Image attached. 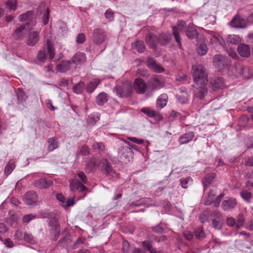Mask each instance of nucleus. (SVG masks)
<instances>
[{
	"mask_svg": "<svg viewBox=\"0 0 253 253\" xmlns=\"http://www.w3.org/2000/svg\"><path fill=\"white\" fill-rule=\"evenodd\" d=\"M100 81L98 79H95L93 81L90 82L86 87V91L89 93L93 92L100 84Z\"/></svg>",
	"mask_w": 253,
	"mask_h": 253,
	"instance_id": "c756f323",
	"label": "nucleus"
},
{
	"mask_svg": "<svg viewBox=\"0 0 253 253\" xmlns=\"http://www.w3.org/2000/svg\"><path fill=\"white\" fill-rule=\"evenodd\" d=\"M231 25L235 28H245L248 25L247 19L242 18L238 15H236L230 22Z\"/></svg>",
	"mask_w": 253,
	"mask_h": 253,
	"instance_id": "0eeeda50",
	"label": "nucleus"
},
{
	"mask_svg": "<svg viewBox=\"0 0 253 253\" xmlns=\"http://www.w3.org/2000/svg\"><path fill=\"white\" fill-rule=\"evenodd\" d=\"M195 236L198 239H203L205 237L204 233L202 228H198L195 231Z\"/></svg>",
	"mask_w": 253,
	"mask_h": 253,
	"instance_id": "603ef678",
	"label": "nucleus"
},
{
	"mask_svg": "<svg viewBox=\"0 0 253 253\" xmlns=\"http://www.w3.org/2000/svg\"><path fill=\"white\" fill-rule=\"evenodd\" d=\"M105 18L108 21H112L114 19V13L112 10L110 9H109L106 10V11L105 13Z\"/></svg>",
	"mask_w": 253,
	"mask_h": 253,
	"instance_id": "de8ad7c7",
	"label": "nucleus"
},
{
	"mask_svg": "<svg viewBox=\"0 0 253 253\" xmlns=\"http://www.w3.org/2000/svg\"><path fill=\"white\" fill-rule=\"evenodd\" d=\"M80 153L84 156L87 155L89 154L88 147L86 145L83 146L80 150Z\"/></svg>",
	"mask_w": 253,
	"mask_h": 253,
	"instance_id": "e2e57ef3",
	"label": "nucleus"
},
{
	"mask_svg": "<svg viewBox=\"0 0 253 253\" xmlns=\"http://www.w3.org/2000/svg\"><path fill=\"white\" fill-rule=\"evenodd\" d=\"M96 101L98 105L101 106L107 101V95L106 93H100L96 98Z\"/></svg>",
	"mask_w": 253,
	"mask_h": 253,
	"instance_id": "7c9ffc66",
	"label": "nucleus"
},
{
	"mask_svg": "<svg viewBox=\"0 0 253 253\" xmlns=\"http://www.w3.org/2000/svg\"><path fill=\"white\" fill-rule=\"evenodd\" d=\"M145 42L152 48H156L158 44V36L152 33H148L145 38Z\"/></svg>",
	"mask_w": 253,
	"mask_h": 253,
	"instance_id": "1a4fd4ad",
	"label": "nucleus"
},
{
	"mask_svg": "<svg viewBox=\"0 0 253 253\" xmlns=\"http://www.w3.org/2000/svg\"><path fill=\"white\" fill-rule=\"evenodd\" d=\"M91 40L95 45H99L103 44L108 40L106 31L102 28H94L92 33Z\"/></svg>",
	"mask_w": 253,
	"mask_h": 253,
	"instance_id": "7ed1b4c3",
	"label": "nucleus"
},
{
	"mask_svg": "<svg viewBox=\"0 0 253 253\" xmlns=\"http://www.w3.org/2000/svg\"><path fill=\"white\" fill-rule=\"evenodd\" d=\"M213 62L215 66L219 68L228 66L230 64V61L221 55H215L213 57Z\"/></svg>",
	"mask_w": 253,
	"mask_h": 253,
	"instance_id": "9b49d317",
	"label": "nucleus"
},
{
	"mask_svg": "<svg viewBox=\"0 0 253 253\" xmlns=\"http://www.w3.org/2000/svg\"><path fill=\"white\" fill-rule=\"evenodd\" d=\"M39 39V33L34 31L30 34L27 40V44L30 46L34 45L38 42Z\"/></svg>",
	"mask_w": 253,
	"mask_h": 253,
	"instance_id": "412c9836",
	"label": "nucleus"
},
{
	"mask_svg": "<svg viewBox=\"0 0 253 253\" xmlns=\"http://www.w3.org/2000/svg\"><path fill=\"white\" fill-rule=\"evenodd\" d=\"M192 181V178L190 177L181 178L180 180L181 186L183 188H187L188 187V183Z\"/></svg>",
	"mask_w": 253,
	"mask_h": 253,
	"instance_id": "8fccbe9b",
	"label": "nucleus"
},
{
	"mask_svg": "<svg viewBox=\"0 0 253 253\" xmlns=\"http://www.w3.org/2000/svg\"><path fill=\"white\" fill-rule=\"evenodd\" d=\"M236 69L240 75H243L245 70V67L241 65L238 64L236 67Z\"/></svg>",
	"mask_w": 253,
	"mask_h": 253,
	"instance_id": "680f3d73",
	"label": "nucleus"
},
{
	"mask_svg": "<svg viewBox=\"0 0 253 253\" xmlns=\"http://www.w3.org/2000/svg\"><path fill=\"white\" fill-rule=\"evenodd\" d=\"M177 100L182 104L187 103L188 100V94L187 93H184L183 94H176Z\"/></svg>",
	"mask_w": 253,
	"mask_h": 253,
	"instance_id": "79ce46f5",
	"label": "nucleus"
},
{
	"mask_svg": "<svg viewBox=\"0 0 253 253\" xmlns=\"http://www.w3.org/2000/svg\"><path fill=\"white\" fill-rule=\"evenodd\" d=\"M194 133L192 131L188 132L180 136L179 138L180 144H184L191 141L194 137Z\"/></svg>",
	"mask_w": 253,
	"mask_h": 253,
	"instance_id": "6ab92c4d",
	"label": "nucleus"
},
{
	"mask_svg": "<svg viewBox=\"0 0 253 253\" xmlns=\"http://www.w3.org/2000/svg\"><path fill=\"white\" fill-rule=\"evenodd\" d=\"M85 61V56L83 53L79 52L74 55L72 58L73 63L78 65L84 63Z\"/></svg>",
	"mask_w": 253,
	"mask_h": 253,
	"instance_id": "5701e85b",
	"label": "nucleus"
},
{
	"mask_svg": "<svg viewBox=\"0 0 253 253\" xmlns=\"http://www.w3.org/2000/svg\"><path fill=\"white\" fill-rule=\"evenodd\" d=\"M245 164L246 166L253 167V157L248 158L245 161Z\"/></svg>",
	"mask_w": 253,
	"mask_h": 253,
	"instance_id": "774afa93",
	"label": "nucleus"
},
{
	"mask_svg": "<svg viewBox=\"0 0 253 253\" xmlns=\"http://www.w3.org/2000/svg\"><path fill=\"white\" fill-rule=\"evenodd\" d=\"M17 96L19 101L23 102L26 101L27 96L24 91L21 88H19L17 91Z\"/></svg>",
	"mask_w": 253,
	"mask_h": 253,
	"instance_id": "ea45409f",
	"label": "nucleus"
},
{
	"mask_svg": "<svg viewBox=\"0 0 253 253\" xmlns=\"http://www.w3.org/2000/svg\"><path fill=\"white\" fill-rule=\"evenodd\" d=\"M142 245L147 250L150 251L152 249V243L149 241H144L142 242Z\"/></svg>",
	"mask_w": 253,
	"mask_h": 253,
	"instance_id": "052dcab7",
	"label": "nucleus"
},
{
	"mask_svg": "<svg viewBox=\"0 0 253 253\" xmlns=\"http://www.w3.org/2000/svg\"><path fill=\"white\" fill-rule=\"evenodd\" d=\"M241 41V38L239 36L236 35H229L227 38V42L233 44H236L239 43Z\"/></svg>",
	"mask_w": 253,
	"mask_h": 253,
	"instance_id": "58836bf2",
	"label": "nucleus"
},
{
	"mask_svg": "<svg viewBox=\"0 0 253 253\" xmlns=\"http://www.w3.org/2000/svg\"><path fill=\"white\" fill-rule=\"evenodd\" d=\"M23 239L25 241H26L27 242L31 243H33L35 241L32 235L31 234H29L27 233H24Z\"/></svg>",
	"mask_w": 253,
	"mask_h": 253,
	"instance_id": "bf43d9fd",
	"label": "nucleus"
},
{
	"mask_svg": "<svg viewBox=\"0 0 253 253\" xmlns=\"http://www.w3.org/2000/svg\"><path fill=\"white\" fill-rule=\"evenodd\" d=\"M141 112L146 115L148 117L153 118L157 116L158 112L150 108L144 107L141 109Z\"/></svg>",
	"mask_w": 253,
	"mask_h": 253,
	"instance_id": "2f4dec72",
	"label": "nucleus"
},
{
	"mask_svg": "<svg viewBox=\"0 0 253 253\" xmlns=\"http://www.w3.org/2000/svg\"><path fill=\"white\" fill-rule=\"evenodd\" d=\"M46 9L45 12H44L43 18H42V23L44 25H46L48 23V20H49V10L48 8L45 7V4L42 3L39 9Z\"/></svg>",
	"mask_w": 253,
	"mask_h": 253,
	"instance_id": "473e14b6",
	"label": "nucleus"
},
{
	"mask_svg": "<svg viewBox=\"0 0 253 253\" xmlns=\"http://www.w3.org/2000/svg\"><path fill=\"white\" fill-rule=\"evenodd\" d=\"M34 15V12L32 11H29L27 12L21 14L19 16V20L20 21H25L31 19Z\"/></svg>",
	"mask_w": 253,
	"mask_h": 253,
	"instance_id": "f704fd0d",
	"label": "nucleus"
},
{
	"mask_svg": "<svg viewBox=\"0 0 253 253\" xmlns=\"http://www.w3.org/2000/svg\"><path fill=\"white\" fill-rule=\"evenodd\" d=\"M245 216L242 213H239L237 217L236 228L239 229L243 226L245 222Z\"/></svg>",
	"mask_w": 253,
	"mask_h": 253,
	"instance_id": "c9c22d12",
	"label": "nucleus"
},
{
	"mask_svg": "<svg viewBox=\"0 0 253 253\" xmlns=\"http://www.w3.org/2000/svg\"><path fill=\"white\" fill-rule=\"evenodd\" d=\"M78 176L80 178V181L77 179H72L70 181L71 191H74L76 190H78L81 192L85 191L87 190V188L84 184H86L88 182L87 177L83 171L79 172Z\"/></svg>",
	"mask_w": 253,
	"mask_h": 253,
	"instance_id": "f03ea898",
	"label": "nucleus"
},
{
	"mask_svg": "<svg viewBox=\"0 0 253 253\" xmlns=\"http://www.w3.org/2000/svg\"><path fill=\"white\" fill-rule=\"evenodd\" d=\"M171 37L169 33H162L158 36V44L161 46L167 45L169 43Z\"/></svg>",
	"mask_w": 253,
	"mask_h": 253,
	"instance_id": "4468645a",
	"label": "nucleus"
},
{
	"mask_svg": "<svg viewBox=\"0 0 253 253\" xmlns=\"http://www.w3.org/2000/svg\"><path fill=\"white\" fill-rule=\"evenodd\" d=\"M215 177V174L211 176H207L203 180V184L204 186V190L211 183L212 179Z\"/></svg>",
	"mask_w": 253,
	"mask_h": 253,
	"instance_id": "37998d69",
	"label": "nucleus"
},
{
	"mask_svg": "<svg viewBox=\"0 0 253 253\" xmlns=\"http://www.w3.org/2000/svg\"><path fill=\"white\" fill-rule=\"evenodd\" d=\"M84 244V242L81 238H79L77 241L74 243L72 249H76L79 247L80 245Z\"/></svg>",
	"mask_w": 253,
	"mask_h": 253,
	"instance_id": "69168bd1",
	"label": "nucleus"
},
{
	"mask_svg": "<svg viewBox=\"0 0 253 253\" xmlns=\"http://www.w3.org/2000/svg\"><path fill=\"white\" fill-rule=\"evenodd\" d=\"M226 223L228 226L233 227L236 226V219L233 217H229L226 218Z\"/></svg>",
	"mask_w": 253,
	"mask_h": 253,
	"instance_id": "13d9d810",
	"label": "nucleus"
},
{
	"mask_svg": "<svg viewBox=\"0 0 253 253\" xmlns=\"http://www.w3.org/2000/svg\"><path fill=\"white\" fill-rule=\"evenodd\" d=\"M224 85V82L223 79L221 77H219L213 80L210 86L213 90L216 91L222 88Z\"/></svg>",
	"mask_w": 253,
	"mask_h": 253,
	"instance_id": "f3484780",
	"label": "nucleus"
},
{
	"mask_svg": "<svg viewBox=\"0 0 253 253\" xmlns=\"http://www.w3.org/2000/svg\"><path fill=\"white\" fill-rule=\"evenodd\" d=\"M135 147V145H130L129 146V147H122L120 148L119 151V154L120 156V157L124 156V152L127 151L128 149H130L131 148H134Z\"/></svg>",
	"mask_w": 253,
	"mask_h": 253,
	"instance_id": "864d4df0",
	"label": "nucleus"
},
{
	"mask_svg": "<svg viewBox=\"0 0 253 253\" xmlns=\"http://www.w3.org/2000/svg\"><path fill=\"white\" fill-rule=\"evenodd\" d=\"M128 139H129V140H130L131 141H132L134 143H137L138 144H141L144 143V140L143 139H137L135 137H128Z\"/></svg>",
	"mask_w": 253,
	"mask_h": 253,
	"instance_id": "0e129e2a",
	"label": "nucleus"
},
{
	"mask_svg": "<svg viewBox=\"0 0 253 253\" xmlns=\"http://www.w3.org/2000/svg\"><path fill=\"white\" fill-rule=\"evenodd\" d=\"M85 41V36L83 33H80L76 38V42L79 44H82Z\"/></svg>",
	"mask_w": 253,
	"mask_h": 253,
	"instance_id": "5fc2aeb1",
	"label": "nucleus"
},
{
	"mask_svg": "<svg viewBox=\"0 0 253 253\" xmlns=\"http://www.w3.org/2000/svg\"><path fill=\"white\" fill-rule=\"evenodd\" d=\"M147 65L149 68L155 72L162 73L164 71V69L159 65H158L155 61L152 58L148 59Z\"/></svg>",
	"mask_w": 253,
	"mask_h": 253,
	"instance_id": "aec40b11",
	"label": "nucleus"
},
{
	"mask_svg": "<svg viewBox=\"0 0 253 253\" xmlns=\"http://www.w3.org/2000/svg\"><path fill=\"white\" fill-rule=\"evenodd\" d=\"M208 50L207 45L205 43H201L197 48V52L200 55H205Z\"/></svg>",
	"mask_w": 253,
	"mask_h": 253,
	"instance_id": "72a5a7b5",
	"label": "nucleus"
},
{
	"mask_svg": "<svg viewBox=\"0 0 253 253\" xmlns=\"http://www.w3.org/2000/svg\"><path fill=\"white\" fill-rule=\"evenodd\" d=\"M72 62L70 61H63L56 66L57 71L61 73H65L70 70L71 68Z\"/></svg>",
	"mask_w": 253,
	"mask_h": 253,
	"instance_id": "2eb2a0df",
	"label": "nucleus"
},
{
	"mask_svg": "<svg viewBox=\"0 0 253 253\" xmlns=\"http://www.w3.org/2000/svg\"><path fill=\"white\" fill-rule=\"evenodd\" d=\"M53 184V181L49 179L40 178L34 182L35 187L39 189H46L49 188Z\"/></svg>",
	"mask_w": 253,
	"mask_h": 253,
	"instance_id": "f8f14e48",
	"label": "nucleus"
},
{
	"mask_svg": "<svg viewBox=\"0 0 253 253\" xmlns=\"http://www.w3.org/2000/svg\"><path fill=\"white\" fill-rule=\"evenodd\" d=\"M38 59L42 62H44L46 59V52L45 50H41L38 52L37 55Z\"/></svg>",
	"mask_w": 253,
	"mask_h": 253,
	"instance_id": "49530a36",
	"label": "nucleus"
},
{
	"mask_svg": "<svg viewBox=\"0 0 253 253\" xmlns=\"http://www.w3.org/2000/svg\"><path fill=\"white\" fill-rule=\"evenodd\" d=\"M99 166L103 172L106 174H109L110 172L112 171L111 163L106 159H102L99 161Z\"/></svg>",
	"mask_w": 253,
	"mask_h": 253,
	"instance_id": "dca6fc26",
	"label": "nucleus"
},
{
	"mask_svg": "<svg viewBox=\"0 0 253 253\" xmlns=\"http://www.w3.org/2000/svg\"><path fill=\"white\" fill-rule=\"evenodd\" d=\"M148 86L145 82L141 79H136L134 82V88L138 93L143 94Z\"/></svg>",
	"mask_w": 253,
	"mask_h": 253,
	"instance_id": "9d476101",
	"label": "nucleus"
},
{
	"mask_svg": "<svg viewBox=\"0 0 253 253\" xmlns=\"http://www.w3.org/2000/svg\"><path fill=\"white\" fill-rule=\"evenodd\" d=\"M131 46L139 53L143 52L145 49L144 43L142 41H137L132 43Z\"/></svg>",
	"mask_w": 253,
	"mask_h": 253,
	"instance_id": "393cba45",
	"label": "nucleus"
},
{
	"mask_svg": "<svg viewBox=\"0 0 253 253\" xmlns=\"http://www.w3.org/2000/svg\"><path fill=\"white\" fill-rule=\"evenodd\" d=\"M5 4L6 8L10 10H15L16 8L17 1L16 0H8Z\"/></svg>",
	"mask_w": 253,
	"mask_h": 253,
	"instance_id": "c03bdc74",
	"label": "nucleus"
},
{
	"mask_svg": "<svg viewBox=\"0 0 253 253\" xmlns=\"http://www.w3.org/2000/svg\"><path fill=\"white\" fill-rule=\"evenodd\" d=\"M47 46L49 58L52 59L54 58L55 55L54 49L53 45L48 40L47 41Z\"/></svg>",
	"mask_w": 253,
	"mask_h": 253,
	"instance_id": "a19ab883",
	"label": "nucleus"
},
{
	"mask_svg": "<svg viewBox=\"0 0 253 253\" xmlns=\"http://www.w3.org/2000/svg\"><path fill=\"white\" fill-rule=\"evenodd\" d=\"M186 22L184 21L180 20L178 22L176 26L172 27L173 35L179 45H181V40L179 33L183 31Z\"/></svg>",
	"mask_w": 253,
	"mask_h": 253,
	"instance_id": "423d86ee",
	"label": "nucleus"
},
{
	"mask_svg": "<svg viewBox=\"0 0 253 253\" xmlns=\"http://www.w3.org/2000/svg\"><path fill=\"white\" fill-rule=\"evenodd\" d=\"M25 203L29 206H33L38 201V196L34 191H29L26 193L24 196Z\"/></svg>",
	"mask_w": 253,
	"mask_h": 253,
	"instance_id": "ddd939ff",
	"label": "nucleus"
},
{
	"mask_svg": "<svg viewBox=\"0 0 253 253\" xmlns=\"http://www.w3.org/2000/svg\"><path fill=\"white\" fill-rule=\"evenodd\" d=\"M237 205V201L234 198H230L224 200L221 204V209L225 211H230L233 209Z\"/></svg>",
	"mask_w": 253,
	"mask_h": 253,
	"instance_id": "6e6552de",
	"label": "nucleus"
},
{
	"mask_svg": "<svg viewBox=\"0 0 253 253\" xmlns=\"http://www.w3.org/2000/svg\"><path fill=\"white\" fill-rule=\"evenodd\" d=\"M15 167V162L13 160H10L6 165L4 168V173L6 175H9L13 170Z\"/></svg>",
	"mask_w": 253,
	"mask_h": 253,
	"instance_id": "e433bc0d",
	"label": "nucleus"
},
{
	"mask_svg": "<svg viewBox=\"0 0 253 253\" xmlns=\"http://www.w3.org/2000/svg\"><path fill=\"white\" fill-rule=\"evenodd\" d=\"M212 223L213 227L215 229H220L222 227L220 220H216V219H213L212 220Z\"/></svg>",
	"mask_w": 253,
	"mask_h": 253,
	"instance_id": "4d7b16f0",
	"label": "nucleus"
},
{
	"mask_svg": "<svg viewBox=\"0 0 253 253\" xmlns=\"http://www.w3.org/2000/svg\"><path fill=\"white\" fill-rule=\"evenodd\" d=\"M52 230L54 234L53 240L56 241L60 233V226L57 221H55L52 225Z\"/></svg>",
	"mask_w": 253,
	"mask_h": 253,
	"instance_id": "bb28decb",
	"label": "nucleus"
},
{
	"mask_svg": "<svg viewBox=\"0 0 253 253\" xmlns=\"http://www.w3.org/2000/svg\"><path fill=\"white\" fill-rule=\"evenodd\" d=\"M36 217L35 215H33L32 214H29L24 215L23 217V221L25 223H29L32 219H34Z\"/></svg>",
	"mask_w": 253,
	"mask_h": 253,
	"instance_id": "6e6d98bb",
	"label": "nucleus"
},
{
	"mask_svg": "<svg viewBox=\"0 0 253 253\" xmlns=\"http://www.w3.org/2000/svg\"><path fill=\"white\" fill-rule=\"evenodd\" d=\"M84 84L83 82H80L78 83L76 85L73 87V91L76 93H80L81 92L82 89L84 86Z\"/></svg>",
	"mask_w": 253,
	"mask_h": 253,
	"instance_id": "09e8293b",
	"label": "nucleus"
},
{
	"mask_svg": "<svg viewBox=\"0 0 253 253\" xmlns=\"http://www.w3.org/2000/svg\"><path fill=\"white\" fill-rule=\"evenodd\" d=\"M168 96L167 94H162L157 100V107L160 109L165 107L168 103Z\"/></svg>",
	"mask_w": 253,
	"mask_h": 253,
	"instance_id": "4be33fe9",
	"label": "nucleus"
},
{
	"mask_svg": "<svg viewBox=\"0 0 253 253\" xmlns=\"http://www.w3.org/2000/svg\"><path fill=\"white\" fill-rule=\"evenodd\" d=\"M215 195V191L214 190H211L208 194V196L205 202V204L208 206L212 204Z\"/></svg>",
	"mask_w": 253,
	"mask_h": 253,
	"instance_id": "4c0bfd02",
	"label": "nucleus"
},
{
	"mask_svg": "<svg viewBox=\"0 0 253 253\" xmlns=\"http://www.w3.org/2000/svg\"><path fill=\"white\" fill-rule=\"evenodd\" d=\"M147 84L151 90H154L163 87L165 84V81L162 76L154 75L149 79Z\"/></svg>",
	"mask_w": 253,
	"mask_h": 253,
	"instance_id": "39448f33",
	"label": "nucleus"
},
{
	"mask_svg": "<svg viewBox=\"0 0 253 253\" xmlns=\"http://www.w3.org/2000/svg\"><path fill=\"white\" fill-rule=\"evenodd\" d=\"M48 150L52 151L59 147V143L57 139L54 137L50 138L48 139Z\"/></svg>",
	"mask_w": 253,
	"mask_h": 253,
	"instance_id": "c85d7f7f",
	"label": "nucleus"
},
{
	"mask_svg": "<svg viewBox=\"0 0 253 253\" xmlns=\"http://www.w3.org/2000/svg\"><path fill=\"white\" fill-rule=\"evenodd\" d=\"M185 238L188 240H191L193 238V235L189 231H185L183 232Z\"/></svg>",
	"mask_w": 253,
	"mask_h": 253,
	"instance_id": "338daca9",
	"label": "nucleus"
},
{
	"mask_svg": "<svg viewBox=\"0 0 253 253\" xmlns=\"http://www.w3.org/2000/svg\"><path fill=\"white\" fill-rule=\"evenodd\" d=\"M193 76L195 85L194 95L195 97L203 99L208 94L207 84L208 82V73L205 68L201 64L192 66Z\"/></svg>",
	"mask_w": 253,
	"mask_h": 253,
	"instance_id": "f257e3e1",
	"label": "nucleus"
},
{
	"mask_svg": "<svg viewBox=\"0 0 253 253\" xmlns=\"http://www.w3.org/2000/svg\"><path fill=\"white\" fill-rule=\"evenodd\" d=\"M92 147L94 149L98 150L99 152H103L105 149V146L101 142L95 143Z\"/></svg>",
	"mask_w": 253,
	"mask_h": 253,
	"instance_id": "3c124183",
	"label": "nucleus"
},
{
	"mask_svg": "<svg viewBox=\"0 0 253 253\" xmlns=\"http://www.w3.org/2000/svg\"><path fill=\"white\" fill-rule=\"evenodd\" d=\"M240 195L244 200L247 201H249L252 196V193L246 190L241 192Z\"/></svg>",
	"mask_w": 253,
	"mask_h": 253,
	"instance_id": "a18cd8bd",
	"label": "nucleus"
},
{
	"mask_svg": "<svg viewBox=\"0 0 253 253\" xmlns=\"http://www.w3.org/2000/svg\"><path fill=\"white\" fill-rule=\"evenodd\" d=\"M28 27V24L25 25H20L17 27L15 31L16 36L18 38H20L24 36L27 32V28Z\"/></svg>",
	"mask_w": 253,
	"mask_h": 253,
	"instance_id": "cd10ccee",
	"label": "nucleus"
},
{
	"mask_svg": "<svg viewBox=\"0 0 253 253\" xmlns=\"http://www.w3.org/2000/svg\"><path fill=\"white\" fill-rule=\"evenodd\" d=\"M132 91L131 85L128 82H126L121 85H117L114 89V91L120 97H128L130 95Z\"/></svg>",
	"mask_w": 253,
	"mask_h": 253,
	"instance_id": "20e7f679",
	"label": "nucleus"
},
{
	"mask_svg": "<svg viewBox=\"0 0 253 253\" xmlns=\"http://www.w3.org/2000/svg\"><path fill=\"white\" fill-rule=\"evenodd\" d=\"M186 36L190 39H194L196 38L198 35L196 29L194 27L192 24H189L188 27L185 31Z\"/></svg>",
	"mask_w": 253,
	"mask_h": 253,
	"instance_id": "b1692460",
	"label": "nucleus"
},
{
	"mask_svg": "<svg viewBox=\"0 0 253 253\" xmlns=\"http://www.w3.org/2000/svg\"><path fill=\"white\" fill-rule=\"evenodd\" d=\"M99 162V161L95 159L90 160L86 165L87 170L89 172L94 171L98 167Z\"/></svg>",
	"mask_w": 253,
	"mask_h": 253,
	"instance_id": "a878e982",
	"label": "nucleus"
},
{
	"mask_svg": "<svg viewBox=\"0 0 253 253\" xmlns=\"http://www.w3.org/2000/svg\"><path fill=\"white\" fill-rule=\"evenodd\" d=\"M238 51L239 54L244 57H248L250 55V48L249 45L241 43L238 47Z\"/></svg>",
	"mask_w": 253,
	"mask_h": 253,
	"instance_id": "a211bd4d",
	"label": "nucleus"
}]
</instances>
